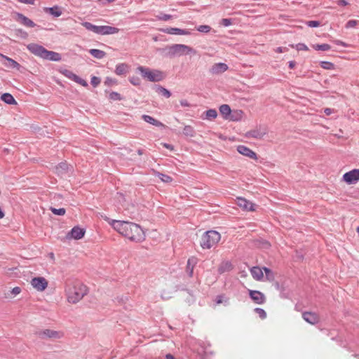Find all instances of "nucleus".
<instances>
[{"instance_id": "0e129e2a", "label": "nucleus", "mask_w": 359, "mask_h": 359, "mask_svg": "<svg viewBox=\"0 0 359 359\" xmlns=\"http://www.w3.org/2000/svg\"><path fill=\"white\" fill-rule=\"evenodd\" d=\"M163 146L167 149H173V147L169 144H167V143H163Z\"/></svg>"}, {"instance_id": "4c0bfd02", "label": "nucleus", "mask_w": 359, "mask_h": 359, "mask_svg": "<svg viewBox=\"0 0 359 359\" xmlns=\"http://www.w3.org/2000/svg\"><path fill=\"white\" fill-rule=\"evenodd\" d=\"M231 268V263L226 262L225 263H223L220 267L219 268V272L220 273H224L225 271H229L230 270Z\"/></svg>"}, {"instance_id": "b1692460", "label": "nucleus", "mask_w": 359, "mask_h": 359, "mask_svg": "<svg viewBox=\"0 0 359 359\" xmlns=\"http://www.w3.org/2000/svg\"><path fill=\"white\" fill-rule=\"evenodd\" d=\"M142 119L146 121L147 123H149L153 126H155L156 127H164V125L160 122L159 121L154 118L153 117L149 116V115H143Z\"/></svg>"}, {"instance_id": "c03bdc74", "label": "nucleus", "mask_w": 359, "mask_h": 359, "mask_svg": "<svg viewBox=\"0 0 359 359\" xmlns=\"http://www.w3.org/2000/svg\"><path fill=\"white\" fill-rule=\"evenodd\" d=\"M255 312L257 313L262 319H265L266 318V311L261 308L255 309Z\"/></svg>"}, {"instance_id": "0eeeda50", "label": "nucleus", "mask_w": 359, "mask_h": 359, "mask_svg": "<svg viewBox=\"0 0 359 359\" xmlns=\"http://www.w3.org/2000/svg\"><path fill=\"white\" fill-rule=\"evenodd\" d=\"M32 286L39 292L44 291L48 285V282L43 277H35L31 280Z\"/></svg>"}, {"instance_id": "423d86ee", "label": "nucleus", "mask_w": 359, "mask_h": 359, "mask_svg": "<svg viewBox=\"0 0 359 359\" xmlns=\"http://www.w3.org/2000/svg\"><path fill=\"white\" fill-rule=\"evenodd\" d=\"M39 338L42 339H59L64 337V333L62 331H56L50 329H45L37 332Z\"/></svg>"}, {"instance_id": "412c9836", "label": "nucleus", "mask_w": 359, "mask_h": 359, "mask_svg": "<svg viewBox=\"0 0 359 359\" xmlns=\"http://www.w3.org/2000/svg\"><path fill=\"white\" fill-rule=\"evenodd\" d=\"M263 268L262 269L258 266H254L250 269V273L252 274V276L253 277L254 279L257 280H260L263 278Z\"/></svg>"}, {"instance_id": "20e7f679", "label": "nucleus", "mask_w": 359, "mask_h": 359, "mask_svg": "<svg viewBox=\"0 0 359 359\" xmlns=\"http://www.w3.org/2000/svg\"><path fill=\"white\" fill-rule=\"evenodd\" d=\"M221 236L216 231H208L202 236L201 245L203 249H210L217 245L220 241Z\"/></svg>"}, {"instance_id": "a878e982", "label": "nucleus", "mask_w": 359, "mask_h": 359, "mask_svg": "<svg viewBox=\"0 0 359 359\" xmlns=\"http://www.w3.org/2000/svg\"><path fill=\"white\" fill-rule=\"evenodd\" d=\"M45 11L54 17H59L62 15L61 9L59 6H53L50 8H45Z\"/></svg>"}, {"instance_id": "2f4dec72", "label": "nucleus", "mask_w": 359, "mask_h": 359, "mask_svg": "<svg viewBox=\"0 0 359 359\" xmlns=\"http://www.w3.org/2000/svg\"><path fill=\"white\" fill-rule=\"evenodd\" d=\"M127 65L125 64H119L116 67L115 73L117 75H122L126 72Z\"/></svg>"}, {"instance_id": "58836bf2", "label": "nucleus", "mask_w": 359, "mask_h": 359, "mask_svg": "<svg viewBox=\"0 0 359 359\" xmlns=\"http://www.w3.org/2000/svg\"><path fill=\"white\" fill-rule=\"evenodd\" d=\"M320 67L325 69H333L334 65L330 62L322 61L320 62Z\"/></svg>"}, {"instance_id": "7c9ffc66", "label": "nucleus", "mask_w": 359, "mask_h": 359, "mask_svg": "<svg viewBox=\"0 0 359 359\" xmlns=\"http://www.w3.org/2000/svg\"><path fill=\"white\" fill-rule=\"evenodd\" d=\"M231 108L228 104H222L219 107V112L225 117L231 114Z\"/></svg>"}, {"instance_id": "09e8293b", "label": "nucleus", "mask_w": 359, "mask_h": 359, "mask_svg": "<svg viewBox=\"0 0 359 359\" xmlns=\"http://www.w3.org/2000/svg\"><path fill=\"white\" fill-rule=\"evenodd\" d=\"M306 25L310 27H317L320 25V22L316 20H311L308 21Z\"/></svg>"}, {"instance_id": "2eb2a0df", "label": "nucleus", "mask_w": 359, "mask_h": 359, "mask_svg": "<svg viewBox=\"0 0 359 359\" xmlns=\"http://www.w3.org/2000/svg\"><path fill=\"white\" fill-rule=\"evenodd\" d=\"M119 32V29L115 27H111L107 25L98 26L97 34L100 35H109L117 34Z\"/></svg>"}, {"instance_id": "4d7b16f0", "label": "nucleus", "mask_w": 359, "mask_h": 359, "mask_svg": "<svg viewBox=\"0 0 359 359\" xmlns=\"http://www.w3.org/2000/svg\"><path fill=\"white\" fill-rule=\"evenodd\" d=\"M333 111H334V109H332L331 108H325L324 109V112L327 116H330V114H332L333 113Z\"/></svg>"}, {"instance_id": "5701e85b", "label": "nucleus", "mask_w": 359, "mask_h": 359, "mask_svg": "<svg viewBox=\"0 0 359 359\" xmlns=\"http://www.w3.org/2000/svg\"><path fill=\"white\" fill-rule=\"evenodd\" d=\"M18 20L25 26L28 27H35L36 24L29 19L27 17L25 16L24 15L21 13L18 14Z\"/></svg>"}, {"instance_id": "79ce46f5", "label": "nucleus", "mask_w": 359, "mask_h": 359, "mask_svg": "<svg viewBox=\"0 0 359 359\" xmlns=\"http://www.w3.org/2000/svg\"><path fill=\"white\" fill-rule=\"evenodd\" d=\"M359 25V20H348L346 25H345V27L346 29H349V28H353L355 27V26L358 25Z\"/></svg>"}, {"instance_id": "49530a36", "label": "nucleus", "mask_w": 359, "mask_h": 359, "mask_svg": "<svg viewBox=\"0 0 359 359\" xmlns=\"http://www.w3.org/2000/svg\"><path fill=\"white\" fill-rule=\"evenodd\" d=\"M109 99H111L112 100H121V95L119 93H118L116 92H111L109 94Z\"/></svg>"}, {"instance_id": "1a4fd4ad", "label": "nucleus", "mask_w": 359, "mask_h": 359, "mask_svg": "<svg viewBox=\"0 0 359 359\" xmlns=\"http://www.w3.org/2000/svg\"><path fill=\"white\" fill-rule=\"evenodd\" d=\"M27 49L34 55L41 58L43 57L47 49L36 43H29L27 46Z\"/></svg>"}, {"instance_id": "39448f33", "label": "nucleus", "mask_w": 359, "mask_h": 359, "mask_svg": "<svg viewBox=\"0 0 359 359\" xmlns=\"http://www.w3.org/2000/svg\"><path fill=\"white\" fill-rule=\"evenodd\" d=\"M170 57L181 56L191 53L196 54V51L191 47L185 44H172L168 47Z\"/></svg>"}, {"instance_id": "393cba45", "label": "nucleus", "mask_w": 359, "mask_h": 359, "mask_svg": "<svg viewBox=\"0 0 359 359\" xmlns=\"http://www.w3.org/2000/svg\"><path fill=\"white\" fill-rule=\"evenodd\" d=\"M1 100L3 102H4L5 103L8 104H17V102L15 101V100L14 99L13 95L10 93H4L3 95H1Z\"/></svg>"}, {"instance_id": "6e6552de", "label": "nucleus", "mask_w": 359, "mask_h": 359, "mask_svg": "<svg viewBox=\"0 0 359 359\" xmlns=\"http://www.w3.org/2000/svg\"><path fill=\"white\" fill-rule=\"evenodd\" d=\"M343 180L348 184H355L359 180V169H353L343 175Z\"/></svg>"}, {"instance_id": "5fc2aeb1", "label": "nucleus", "mask_w": 359, "mask_h": 359, "mask_svg": "<svg viewBox=\"0 0 359 359\" xmlns=\"http://www.w3.org/2000/svg\"><path fill=\"white\" fill-rule=\"evenodd\" d=\"M21 292V288L19 287H14L12 291H11V293L14 295H17L18 294H20Z\"/></svg>"}, {"instance_id": "e2e57ef3", "label": "nucleus", "mask_w": 359, "mask_h": 359, "mask_svg": "<svg viewBox=\"0 0 359 359\" xmlns=\"http://www.w3.org/2000/svg\"><path fill=\"white\" fill-rule=\"evenodd\" d=\"M285 49H286V48L278 47L276 48V53H283L285 51Z\"/></svg>"}, {"instance_id": "a19ab883", "label": "nucleus", "mask_w": 359, "mask_h": 359, "mask_svg": "<svg viewBox=\"0 0 359 359\" xmlns=\"http://www.w3.org/2000/svg\"><path fill=\"white\" fill-rule=\"evenodd\" d=\"M50 210H51V212L54 214V215H64L66 212V210L65 208H59V209H57L55 208H50Z\"/></svg>"}, {"instance_id": "864d4df0", "label": "nucleus", "mask_w": 359, "mask_h": 359, "mask_svg": "<svg viewBox=\"0 0 359 359\" xmlns=\"http://www.w3.org/2000/svg\"><path fill=\"white\" fill-rule=\"evenodd\" d=\"M130 81L134 86H140V80L137 77H132V78H130Z\"/></svg>"}, {"instance_id": "ea45409f", "label": "nucleus", "mask_w": 359, "mask_h": 359, "mask_svg": "<svg viewBox=\"0 0 359 359\" xmlns=\"http://www.w3.org/2000/svg\"><path fill=\"white\" fill-rule=\"evenodd\" d=\"M68 169V165L66 163H61L57 167V172L59 173H62V172L67 171Z\"/></svg>"}, {"instance_id": "bf43d9fd", "label": "nucleus", "mask_w": 359, "mask_h": 359, "mask_svg": "<svg viewBox=\"0 0 359 359\" xmlns=\"http://www.w3.org/2000/svg\"><path fill=\"white\" fill-rule=\"evenodd\" d=\"M337 4L339 6H346L348 3L346 0H338Z\"/></svg>"}, {"instance_id": "7ed1b4c3", "label": "nucleus", "mask_w": 359, "mask_h": 359, "mask_svg": "<svg viewBox=\"0 0 359 359\" xmlns=\"http://www.w3.org/2000/svg\"><path fill=\"white\" fill-rule=\"evenodd\" d=\"M137 70L144 79L151 82L161 81L165 77V73L158 69H151L146 67L139 66Z\"/></svg>"}, {"instance_id": "6e6d98bb", "label": "nucleus", "mask_w": 359, "mask_h": 359, "mask_svg": "<svg viewBox=\"0 0 359 359\" xmlns=\"http://www.w3.org/2000/svg\"><path fill=\"white\" fill-rule=\"evenodd\" d=\"M18 1L21 3L33 5V4H34L36 0H18Z\"/></svg>"}, {"instance_id": "680f3d73", "label": "nucleus", "mask_w": 359, "mask_h": 359, "mask_svg": "<svg viewBox=\"0 0 359 359\" xmlns=\"http://www.w3.org/2000/svg\"><path fill=\"white\" fill-rule=\"evenodd\" d=\"M288 64L290 69H293L296 65V62L294 61H290Z\"/></svg>"}, {"instance_id": "f03ea898", "label": "nucleus", "mask_w": 359, "mask_h": 359, "mask_svg": "<svg viewBox=\"0 0 359 359\" xmlns=\"http://www.w3.org/2000/svg\"><path fill=\"white\" fill-rule=\"evenodd\" d=\"M65 292L68 302L76 304L87 294L88 290L86 285L78 280H67Z\"/></svg>"}, {"instance_id": "4be33fe9", "label": "nucleus", "mask_w": 359, "mask_h": 359, "mask_svg": "<svg viewBox=\"0 0 359 359\" xmlns=\"http://www.w3.org/2000/svg\"><path fill=\"white\" fill-rule=\"evenodd\" d=\"M151 172L153 175L158 177L161 181L164 183H170L172 182V178L169 175L163 174L154 169H152Z\"/></svg>"}, {"instance_id": "de8ad7c7", "label": "nucleus", "mask_w": 359, "mask_h": 359, "mask_svg": "<svg viewBox=\"0 0 359 359\" xmlns=\"http://www.w3.org/2000/svg\"><path fill=\"white\" fill-rule=\"evenodd\" d=\"M74 81L84 87H86L88 86V83L78 76Z\"/></svg>"}, {"instance_id": "603ef678", "label": "nucleus", "mask_w": 359, "mask_h": 359, "mask_svg": "<svg viewBox=\"0 0 359 359\" xmlns=\"http://www.w3.org/2000/svg\"><path fill=\"white\" fill-rule=\"evenodd\" d=\"M296 48L297 50H307L308 47L304 43H299L296 45Z\"/></svg>"}, {"instance_id": "e433bc0d", "label": "nucleus", "mask_w": 359, "mask_h": 359, "mask_svg": "<svg viewBox=\"0 0 359 359\" xmlns=\"http://www.w3.org/2000/svg\"><path fill=\"white\" fill-rule=\"evenodd\" d=\"M62 74L64 76H65L67 78L72 80V81H75V79H76L77 77V75H76L75 74H74L72 72L69 71V70H67V69H65L62 72Z\"/></svg>"}, {"instance_id": "9b49d317", "label": "nucleus", "mask_w": 359, "mask_h": 359, "mask_svg": "<svg viewBox=\"0 0 359 359\" xmlns=\"http://www.w3.org/2000/svg\"><path fill=\"white\" fill-rule=\"evenodd\" d=\"M161 31L163 33L169 34H178V35H190L191 33L189 29H180L176 27H167L161 29Z\"/></svg>"}, {"instance_id": "aec40b11", "label": "nucleus", "mask_w": 359, "mask_h": 359, "mask_svg": "<svg viewBox=\"0 0 359 359\" xmlns=\"http://www.w3.org/2000/svg\"><path fill=\"white\" fill-rule=\"evenodd\" d=\"M43 59L57 62L61 60V56L58 53L46 50Z\"/></svg>"}, {"instance_id": "8fccbe9b", "label": "nucleus", "mask_w": 359, "mask_h": 359, "mask_svg": "<svg viewBox=\"0 0 359 359\" xmlns=\"http://www.w3.org/2000/svg\"><path fill=\"white\" fill-rule=\"evenodd\" d=\"M100 83V79L97 77V76H93L91 78V84L94 86V87H96L97 86H98Z\"/></svg>"}, {"instance_id": "f257e3e1", "label": "nucleus", "mask_w": 359, "mask_h": 359, "mask_svg": "<svg viewBox=\"0 0 359 359\" xmlns=\"http://www.w3.org/2000/svg\"><path fill=\"white\" fill-rule=\"evenodd\" d=\"M104 219L109 221L116 231L129 240L135 242H142L145 239L144 232L140 225L126 221L109 220L107 217Z\"/></svg>"}, {"instance_id": "f3484780", "label": "nucleus", "mask_w": 359, "mask_h": 359, "mask_svg": "<svg viewBox=\"0 0 359 359\" xmlns=\"http://www.w3.org/2000/svg\"><path fill=\"white\" fill-rule=\"evenodd\" d=\"M237 151L241 154L247 157H249L252 159H257V156L255 152H254L252 150H251L250 148L244 146V145H239L237 147Z\"/></svg>"}, {"instance_id": "774afa93", "label": "nucleus", "mask_w": 359, "mask_h": 359, "mask_svg": "<svg viewBox=\"0 0 359 359\" xmlns=\"http://www.w3.org/2000/svg\"><path fill=\"white\" fill-rule=\"evenodd\" d=\"M4 217V213L2 211L1 208H0V219L3 218Z\"/></svg>"}, {"instance_id": "f704fd0d", "label": "nucleus", "mask_w": 359, "mask_h": 359, "mask_svg": "<svg viewBox=\"0 0 359 359\" xmlns=\"http://www.w3.org/2000/svg\"><path fill=\"white\" fill-rule=\"evenodd\" d=\"M263 270L265 272L266 278L269 281H273L275 277L271 270L266 267H263Z\"/></svg>"}, {"instance_id": "052dcab7", "label": "nucleus", "mask_w": 359, "mask_h": 359, "mask_svg": "<svg viewBox=\"0 0 359 359\" xmlns=\"http://www.w3.org/2000/svg\"><path fill=\"white\" fill-rule=\"evenodd\" d=\"M180 104L183 107H189V104L186 100H182L180 101Z\"/></svg>"}, {"instance_id": "72a5a7b5", "label": "nucleus", "mask_w": 359, "mask_h": 359, "mask_svg": "<svg viewBox=\"0 0 359 359\" xmlns=\"http://www.w3.org/2000/svg\"><path fill=\"white\" fill-rule=\"evenodd\" d=\"M183 134L186 136L194 137L195 131L191 126H186L183 129Z\"/></svg>"}, {"instance_id": "a18cd8bd", "label": "nucleus", "mask_w": 359, "mask_h": 359, "mask_svg": "<svg viewBox=\"0 0 359 359\" xmlns=\"http://www.w3.org/2000/svg\"><path fill=\"white\" fill-rule=\"evenodd\" d=\"M156 18L158 20H160L168 21L170 20L172 18V16L168 14L160 13L159 15H156Z\"/></svg>"}, {"instance_id": "ddd939ff", "label": "nucleus", "mask_w": 359, "mask_h": 359, "mask_svg": "<svg viewBox=\"0 0 359 359\" xmlns=\"http://www.w3.org/2000/svg\"><path fill=\"white\" fill-rule=\"evenodd\" d=\"M249 294H250V298L256 304H262L266 301V297H265L264 294L262 292H259V291H257V290H250L249 291Z\"/></svg>"}, {"instance_id": "69168bd1", "label": "nucleus", "mask_w": 359, "mask_h": 359, "mask_svg": "<svg viewBox=\"0 0 359 359\" xmlns=\"http://www.w3.org/2000/svg\"><path fill=\"white\" fill-rule=\"evenodd\" d=\"M337 44L341 45V46H342L344 47H346L347 46V45L344 42L341 41H337Z\"/></svg>"}, {"instance_id": "4468645a", "label": "nucleus", "mask_w": 359, "mask_h": 359, "mask_svg": "<svg viewBox=\"0 0 359 359\" xmlns=\"http://www.w3.org/2000/svg\"><path fill=\"white\" fill-rule=\"evenodd\" d=\"M0 57H1V63L7 68L11 69H18L20 68V65L15 61L14 60L0 53Z\"/></svg>"}, {"instance_id": "338daca9", "label": "nucleus", "mask_w": 359, "mask_h": 359, "mask_svg": "<svg viewBox=\"0 0 359 359\" xmlns=\"http://www.w3.org/2000/svg\"><path fill=\"white\" fill-rule=\"evenodd\" d=\"M165 358H166V359H175L174 358V356L172 354H170V353L167 354L165 355Z\"/></svg>"}, {"instance_id": "cd10ccee", "label": "nucleus", "mask_w": 359, "mask_h": 359, "mask_svg": "<svg viewBox=\"0 0 359 359\" xmlns=\"http://www.w3.org/2000/svg\"><path fill=\"white\" fill-rule=\"evenodd\" d=\"M155 89L156 93L162 95L166 98H168L171 96V93L168 89L161 86H156Z\"/></svg>"}, {"instance_id": "bb28decb", "label": "nucleus", "mask_w": 359, "mask_h": 359, "mask_svg": "<svg viewBox=\"0 0 359 359\" xmlns=\"http://www.w3.org/2000/svg\"><path fill=\"white\" fill-rule=\"evenodd\" d=\"M90 54L97 59H102L106 55V53L99 49L89 50Z\"/></svg>"}, {"instance_id": "473e14b6", "label": "nucleus", "mask_w": 359, "mask_h": 359, "mask_svg": "<svg viewBox=\"0 0 359 359\" xmlns=\"http://www.w3.org/2000/svg\"><path fill=\"white\" fill-rule=\"evenodd\" d=\"M217 116V112L215 109H210L205 111V118L208 120L215 119Z\"/></svg>"}, {"instance_id": "9d476101", "label": "nucleus", "mask_w": 359, "mask_h": 359, "mask_svg": "<svg viewBox=\"0 0 359 359\" xmlns=\"http://www.w3.org/2000/svg\"><path fill=\"white\" fill-rule=\"evenodd\" d=\"M267 133V130L266 128L260 127L259 128H256L252 130L247 132L245 136L247 137H252L255 139H262L263 137Z\"/></svg>"}, {"instance_id": "c9c22d12", "label": "nucleus", "mask_w": 359, "mask_h": 359, "mask_svg": "<svg viewBox=\"0 0 359 359\" xmlns=\"http://www.w3.org/2000/svg\"><path fill=\"white\" fill-rule=\"evenodd\" d=\"M313 48L318 50L326 51V50H329L331 48V46L329 44L323 43V44L314 45Z\"/></svg>"}, {"instance_id": "3c124183", "label": "nucleus", "mask_w": 359, "mask_h": 359, "mask_svg": "<svg viewBox=\"0 0 359 359\" xmlns=\"http://www.w3.org/2000/svg\"><path fill=\"white\" fill-rule=\"evenodd\" d=\"M231 20L229 18H223L221 21V25L224 27H229L231 25Z\"/></svg>"}, {"instance_id": "f8f14e48", "label": "nucleus", "mask_w": 359, "mask_h": 359, "mask_svg": "<svg viewBox=\"0 0 359 359\" xmlns=\"http://www.w3.org/2000/svg\"><path fill=\"white\" fill-rule=\"evenodd\" d=\"M228 69L226 64L223 62H219L214 64L210 69V72L212 75H218L224 73Z\"/></svg>"}, {"instance_id": "a211bd4d", "label": "nucleus", "mask_w": 359, "mask_h": 359, "mask_svg": "<svg viewBox=\"0 0 359 359\" xmlns=\"http://www.w3.org/2000/svg\"><path fill=\"white\" fill-rule=\"evenodd\" d=\"M85 234V230L79 226H74L67 234V238H72L76 240L81 239Z\"/></svg>"}, {"instance_id": "37998d69", "label": "nucleus", "mask_w": 359, "mask_h": 359, "mask_svg": "<svg viewBox=\"0 0 359 359\" xmlns=\"http://www.w3.org/2000/svg\"><path fill=\"white\" fill-rule=\"evenodd\" d=\"M196 29L202 33H208L211 30V27L209 25H200Z\"/></svg>"}, {"instance_id": "dca6fc26", "label": "nucleus", "mask_w": 359, "mask_h": 359, "mask_svg": "<svg viewBox=\"0 0 359 359\" xmlns=\"http://www.w3.org/2000/svg\"><path fill=\"white\" fill-rule=\"evenodd\" d=\"M236 204L245 210L253 211L255 210L253 204L252 202L246 200L244 198H238L236 200Z\"/></svg>"}, {"instance_id": "13d9d810", "label": "nucleus", "mask_w": 359, "mask_h": 359, "mask_svg": "<svg viewBox=\"0 0 359 359\" xmlns=\"http://www.w3.org/2000/svg\"><path fill=\"white\" fill-rule=\"evenodd\" d=\"M215 301H216L217 304H222L223 302V296H221V295L217 296L216 297V300Z\"/></svg>"}, {"instance_id": "c756f323", "label": "nucleus", "mask_w": 359, "mask_h": 359, "mask_svg": "<svg viewBox=\"0 0 359 359\" xmlns=\"http://www.w3.org/2000/svg\"><path fill=\"white\" fill-rule=\"evenodd\" d=\"M86 29L93 32L95 34H97L98 32V26L95 25L90 22H84L81 24Z\"/></svg>"}, {"instance_id": "c85d7f7f", "label": "nucleus", "mask_w": 359, "mask_h": 359, "mask_svg": "<svg viewBox=\"0 0 359 359\" xmlns=\"http://www.w3.org/2000/svg\"><path fill=\"white\" fill-rule=\"evenodd\" d=\"M196 263V259L194 257L189 259V260L187 262V272L188 273V274L190 277H191L193 276L194 266Z\"/></svg>"}, {"instance_id": "6ab92c4d", "label": "nucleus", "mask_w": 359, "mask_h": 359, "mask_svg": "<svg viewBox=\"0 0 359 359\" xmlns=\"http://www.w3.org/2000/svg\"><path fill=\"white\" fill-rule=\"evenodd\" d=\"M302 317L305 321L312 325L317 323L319 320L318 316L312 312H304Z\"/></svg>"}]
</instances>
